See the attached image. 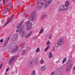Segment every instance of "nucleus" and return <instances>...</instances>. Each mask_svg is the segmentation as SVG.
Wrapping results in <instances>:
<instances>
[{
    "instance_id": "obj_1",
    "label": "nucleus",
    "mask_w": 75,
    "mask_h": 75,
    "mask_svg": "<svg viewBox=\"0 0 75 75\" xmlns=\"http://www.w3.org/2000/svg\"><path fill=\"white\" fill-rule=\"evenodd\" d=\"M23 21H22L20 23H18V25L17 26V29L16 30V33L17 32H19V35H20L21 37H23L26 34L24 31V30H23V28H24V26L23 25H21L23 23Z\"/></svg>"
},
{
    "instance_id": "obj_2",
    "label": "nucleus",
    "mask_w": 75,
    "mask_h": 75,
    "mask_svg": "<svg viewBox=\"0 0 75 75\" xmlns=\"http://www.w3.org/2000/svg\"><path fill=\"white\" fill-rule=\"evenodd\" d=\"M64 40L62 38H60L58 40L57 42L54 43V45L56 47H59V45H61L64 44Z\"/></svg>"
},
{
    "instance_id": "obj_3",
    "label": "nucleus",
    "mask_w": 75,
    "mask_h": 75,
    "mask_svg": "<svg viewBox=\"0 0 75 75\" xmlns=\"http://www.w3.org/2000/svg\"><path fill=\"white\" fill-rule=\"evenodd\" d=\"M37 14L35 12H34L31 13V16L30 17V19L31 21H35L36 20Z\"/></svg>"
},
{
    "instance_id": "obj_4",
    "label": "nucleus",
    "mask_w": 75,
    "mask_h": 75,
    "mask_svg": "<svg viewBox=\"0 0 75 75\" xmlns=\"http://www.w3.org/2000/svg\"><path fill=\"white\" fill-rule=\"evenodd\" d=\"M26 25L27 26L26 29L27 31H28L32 28V23L31 22L28 21L26 23Z\"/></svg>"
},
{
    "instance_id": "obj_5",
    "label": "nucleus",
    "mask_w": 75,
    "mask_h": 75,
    "mask_svg": "<svg viewBox=\"0 0 75 75\" xmlns=\"http://www.w3.org/2000/svg\"><path fill=\"white\" fill-rule=\"evenodd\" d=\"M18 34H14L11 40V42H16V40L18 38Z\"/></svg>"
},
{
    "instance_id": "obj_6",
    "label": "nucleus",
    "mask_w": 75,
    "mask_h": 75,
    "mask_svg": "<svg viewBox=\"0 0 75 75\" xmlns=\"http://www.w3.org/2000/svg\"><path fill=\"white\" fill-rule=\"evenodd\" d=\"M72 67V64H69L67 66V67L66 69V72H68V71H69V70L71 69V68Z\"/></svg>"
},
{
    "instance_id": "obj_7",
    "label": "nucleus",
    "mask_w": 75,
    "mask_h": 75,
    "mask_svg": "<svg viewBox=\"0 0 75 75\" xmlns=\"http://www.w3.org/2000/svg\"><path fill=\"white\" fill-rule=\"evenodd\" d=\"M61 10H64V5L61 6L60 8H59L58 11H60Z\"/></svg>"
},
{
    "instance_id": "obj_8",
    "label": "nucleus",
    "mask_w": 75,
    "mask_h": 75,
    "mask_svg": "<svg viewBox=\"0 0 75 75\" xmlns=\"http://www.w3.org/2000/svg\"><path fill=\"white\" fill-rule=\"evenodd\" d=\"M51 1H52V0H49V1L47 3L46 5L45 6V8H46V7H47V6L50 5V4L51 3Z\"/></svg>"
},
{
    "instance_id": "obj_9",
    "label": "nucleus",
    "mask_w": 75,
    "mask_h": 75,
    "mask_svg": "<svg viewBox=\"0 0 75 75\" xmlns=\"http://www.w3.org/2000/svg\"><path fill=\"white\" fill-rule=\"evenodd\" d=\"M10 39L9 37H8L6 39V40L5 41L4 44V47H5L6 44H7V42H8V41Z\"/></svg>"
},
{
    "instance_id": "obj_10",
    "label": "nucleus",
    "mask_w": 75,
    "mask_h": 75,
    "mask_svg": "<svg viewBox=\"0 0 75 75\" xmlns=\"http://www.w3.org/2000/svg\"><path fill=\"white\" fill-rule=\"evenodd\" d=\"M16 48L15 49L13 50L12 51V52H13V53H14L16 52V51L18 50V46H17V45H16Z\"/></svg>"
},
{
    "instance_id": "obj_11",
    "label": "nucleus",
    "mask_w": 75,
    "mask_h": 75,
    "mask_svg": "<svg viewBox=\"0 0 75 75\" xmlns=\"http://www.w3.org/2000/svg\"><path fill=\"white\" fill-rule=\"evenodd\" d=\"M15 58V57H12L11 59L10 60V61H9V64H10L12 62H13L14 61V59Z\"/></svg>"
},
{
    "instance_id": "obj_12",
    "label": "nucleus",
    "mask_w": 75,
    "mask_h": 75,
    "mask_svg": "<svg viewBox=\"0 0 75 75\" xmlns=\"http://www.w3.org/2000/svg\"><path fill=\"white\" fill-rule=\"evenodd\" d=\"M72 61V56H71L68 61V62L69 63H71V62Z\"/></svg>"
},
{
    "instance_id": "obj_13",
    "label": "nucleus",
    "mask_w": 75,
    "mask_h": 75,
    "mask_svg": "<svg viewBox=\"0 0 75 75\" xmlns=\"http://www.w3.org/2000/svg\"><path fill=\"white\" fill-rule=\"evenodd\" d=\"M27 52V50H23L21 53V54L22 55H24L25 53Z\"/></svg>"
},
{
    "instance_id": "obj_14",
    "label": "nucleus",
    "mask_w": 75,
    "mask_h": 75,
    "mask_svg": "<svg viewBox=\"0 0 75 75\" xmlns=\"http://www.w3.org/2000/svg\"><path fill=\"white\" fill-rule=\"evenodd\" d=\"M12 18H11L9 19V21L7 22L5 24V25H4V26H6V25H7L8 23H9L10 22V21H11V20H12Z\"/></svg>"
},
{
    "instance_id": "obj_15",
    "label": "nucleus",
    "mask_w": 75,
    "mask_h": 75,
    "mask_svg": "<svg viewBox=\"0 0 75 75\" xmlns=\"http://www.w3.org/2000/svg\"><path fill=\"white\" fill-rule=\"evenodd\" d=\"M69 5V2L67 1L66 2L65 6H68Z\"/></svg>"
},
{
    "instance_id": "obj_16",
    "label": "nucleus",
    "mask_w": 75,
    "mask_h": 75,
    "mask_svg": "<svg viewBox=\"0 0 75 75\" xmlns=\"http://www.w3.org/2000/svg\"><path fill=\"white\" fill-rule=\"evenodd\" d=\"M52 57V54L51 52H49V58H51Z\"/></svg>"
},
{
    "instance_id": "obj_17",
    "label": "nucleus",
    "mask_w": 75,
    "mask_h": 75,
    "mask_svg": "<svg viewBox=\"0 0 75 75\" xmlns=\"http://www.w3.org/2000/svg\"><path fill=\"white\" fill-rule=\"evenodd\" d=\"M32 33V31H31L30 33L28 35H27L26 36L25 38H28V37H29V36H30V35H31V34Z\"/></svg>"
},
{
    "instance_id": "obj_18",
    "label": "nucleus",
    "mask_w": 75,
    "mask_h": 75,
    "mask_svg": "<svg viewBox=\"0 0 75 75\" xmlns=\"http://www.w3.org/2000/svg\"><path fill=\"white\" fill-rule=\"evenodd\" d=\"M32 65V61H30L28 64V67H30Z\"/></svg>"
},
{
    "instance_id": "obj_19",
    "label": "nucleus",
    "mask_w": 75,
    "mask_h": 75,
    "mask_svg": "<svg viewBox=\"0 0 75 75\" xmlns=\"http://www.w3.org/2000/svg\"><path fill=\"white\" fill-rule=\"evenodd\" d=\"M67 7V6H66V5H64V10H65L68 9V8Z\"/></svg>"
},
{
    "instance_id": "obj_20",
    "label": "nucleus",
    "mask_w": 75,
    "mask_h": 75,
    "mask_svg": "<svg viewBox=\"0 0 75 75\" xmlns=\"http://www.w3.org/2000/svg\"><path fill=\"white\" fill-rule=\"evenodd\" d=\"M31 75H35V71L34 70L32 73Z\"/></svg>"
},
{
    "instance_id": "obj_21",
    "label": "nucleus",
    "mask_w": 75,
    "mask_h": 75,
    "mask_svg": "<svg viewBox=\"0 0 75 75\" xmlns=\"http://www.w3.org/2000/svg\"><path fill=\"white\" fill-rule=\"evenodd\" d=\"M44 32V30H43V29H42L40 31L39 33L40 34H42V33Z\"/></svg>"
},
{
    "instance_id": "obj_22",
    "label": "nucleus",
    "mask_w": 75,
    "mask_h": 75,
    "mask_svg": "<svg viewBox=\"0 0 75 75\" xmlns=\"http://www.w3.org/2000/svg\"><path fill=\"white\" fill-rule=\"evenodd\" d=\"M40 48H38L36 49V53L39 52H40Z\"/></svg>"
},
{
    "instance_id": "obj_23",
    "label": "nucleus",
    "mask_w": 75,
    "mask_h": 75,
    "mask_svg": "<svg viewBox=\"0 0 75 75\" xmlns=\"http://www.w3.org/2000/svg\"><path fill=\"white\" fill-rule=\"evenodd\" d=\"M50 46H49L47 47V48L45 49V51H47L49 49V48H50Z\"/></svg>"
},
{
    "instance_id": "obj_24",
    "label": "nucleus",
    "mask_w": 75,
    "mask_h": 75,
    "mask_svg": "<svg viewBox=\"0 0 75 75\" xmlns=\"http://www.w3.org/2000/svg\"><path fill=\"white\" fill-rule=\"evenodd\" d=\"M46 17H47V15L45 14H43L42 16V18H45Z\"/></svg>"
},
{
    "instance_id": "obj_25",
    "label": "nucleus",
    "mask_w": 75,
    "mask_h": 75,
    "mask_svg": "<svg viewBox=\"0 0 75 75\" xmlns=\"http://www.w3.org/2000/svg\"><path fill=\"white\" fill-rule=\"evenodd\" d=\"M66 61H67V58H65L63 60L62 62L63 63H64V62H66Z\"/></svg>"
},
{
    "instance_id": "obj_26",
    "label": "nucleus",
    "mask_w": 75,
    "mask_h": 75,
    "mask_svg": "<svg viewBox=\"0 0 75 75\" xmlns=\"http://www.w3.org/2000/svg\"><path fill=\"white\" fill-rule=\"evenodd\" d=\"M40 63L41 64H42L44 63V61L42 60H41L40 61Z\"/></svg>"
},
{
    "instance_id": "obj_27",
    "label": "nucleus",
    "mask_w": 75,
    "mask_h": 75,
    "mask_svg": "<svg viewBox=\"0 0 75 75\" xmlns=\"http://www.w3.org/2000/svg\"><path fill=\"white\" fill-rule=\"evenodd\" d=\"M8 0H3V4L4 5V3H6L7 2V1Z\"/></svg>"
},
{
    "instance_id": "obj_28",
    "label": "nucleus",
    "mask_w": 75,
    "mask_h": 75,
    "mask_svg": "<svg viewBox=\"0 0 75 75\" xmlns=\"http://www.w3.org/2000/svg\"><path fill=\"white\" fill-rule=\"evenodd\" d=\"M45 66H42V71H44V70H45Z\"/></svg>"
},
{
    "instance_id": "obj_29",
    "label": "nucleus",
    "mask_w": 75,
    "mask_h": 75,
    "mask_svg": "<svg viewBox=\"0 0 75 75\" xmlns=\"http://www.w3.org/2000/svg\"><path fill=\"white\" fill-rule=\"evenodd\" d=\"M50 41H48L47 42V45H50Z\"/></svg>"
},
{
    "instance_id": "obj_30",
    "label": "nucleus",
    "mask_w": 75,
    "mask_h": 75,
    "mask_svg": "<svg viewBox=\"0 0 75 75\" xmlns=\"http://www.w3.org/2000/svg\"><path fill=\"white\" fill-rule=\"evenodd\" d=\"M52 38V35L51 34L49 35V39H51Z\"/></svg>"
},
{
    "instance_id": "obj_31",
    "label": "nucleus",
    "mask_w": 75,
    "mask_h": 75,
    "mask_svg": "<svg viewBox=\"0 0 75 75\" xmlns=\"http://www.w3.org/2000/svg\"><path fill=\"white\" fill-rule=\"evenodd\" d=\"M8 70H9V67H8V68H7L6 69V72H7V71H8Z\"/></svg>"
},
{
    "instance_id": "obj_32",
    "label": "nucleus",
    "mask_w": 75,
    "mask_h": 75,
    "mask_svg": "<svg viewBox=\"0 0 75 75\" xmlns=\"http://www.w3.org/2000/svg\"><path fill=\"white\" fill-rule=\"evenodd\" d=\"M73 73L75 74V69H73Z\"/></svg>"
},
{
    "instance_id": "obj_33",
    "label": "nucleus",
    "mask_w": 75,
    "mask_h": 75,
    "mask_svg": "<svg viewBox=\"0 0 75 75\" xmlns=\"http://www.w3.org/2000/svg\"><path fill=\"white\" fill-rule=\"evenodd\" d=\"M54 72H52L51 74V75H54Z\"/></svg>"
},
{
    "instance_id": "obj_34",
    "label": "nucleus",
    "mask_w": 75,
    "mask_h": 75,
    "mask_svg": "<svg viewBox=\"0 0 75 75\" xmlns=\"http://www.w3.org/2000/svg\"><path fill=\"white\" fill-rule=\"evenodd\" d=\"M57 74H58V75H61V72H58Z\"/></svg>"
},
{
    "instance_id": "obj_35",
    "label": "nucleus",
    "mask_w": 75,
    "mask_h": 75,
    "mask_svg": "<svg viewBox=\"0 0 75 75\" xmlns=\"http://www.w3.org/2000/svg\"><path fill=\"white\" fill-rule=\"evenodd\" d=\"M2 64H1L0 66V69L1 68V67H2Z\"/></svg>"
},
{
    "instance_id": "obj_36",
    "label": "nucleus",
    "mask_w": 75,
    "mask_h": 75,
    "mask_svg": "<svg viewBox=\"0 0 75 75\" xmlns=\"http://www.w3.org/2000/svg\"><path fill=\"white\" fill-rule=\"evenodd\" d=\"M3 40L1 39V40H0V42H3Z\"/></svg>"
},
{
    "instance_id": "obj_37",
    "label": "nucleus",
    "mask_w": 75,
    "mask_h": 75,
    "mask_svg": "<svg viewBox=\"0 0 75 75\" xmlns=\"http://www.w3.org/2000/svg\"><path fill=\"white\" fill-rule=\"evenodd\" d=\"M35 39H36V37H35L33 38V40H35Z\"/></svg>"
},
{
    "instance_id": "obj_38",
    "label": "nucleus",
    "mask_w": 75,
    "mask_h": 75,
    "mask_svg": "<svg viewBox=\"0 0 75 75\" xmlns=\"http://www.w3.org/2000/svg\"><path fill=\"white\" fill-rule=\"evenodd\" d=\"M7 11H8V10H9V9H8V8H7Z\"/></svg>"
},
{
    "instance_id": "obj_39",
    "label": "nucleus",
    "mask_w": 75,
    "mask_h": 75,
    "mask_svg": "<svg viewBox=\"0 0 75 75\" xmlns=\"http://www.w3.org/2000/svg\"><path fill=\"white\" fill-rule=\"evenodd\" d=\"M72 1L73 2H75V0H72Z\"/></svg>"
},
{
    "instance_id": "obj_40",
    "label": "nucleus",
    "mask_w": 75,
    "mask_h": 75,
    "mask_svg": "<svg viewBox=\"0 0 75 75\" xmlns=\"http://www.w3.org/2000/svg\"><path fill=\"white\" fill-rule=\"evenodd\" d=\"M7 73H5L4 74H5V75H7Z\"/></svg>"
},
{
    "instance_id": "obj_41",
    "label": "nucleus",
    "mask_w": 75,
    "mask_h": 75,
    "mask_svg": "<svg viewBox=\"0 0 75 75\" xmlns=\"http://www.w3.org/2000/svg\"><path fill=\"white\" fill-rule=\"evenodd\" d=\"M41 5H42V4H43V3H41Z\"/></svg>"
},
{
    "instance_id": "obj_42",
    "label": "nucleus",
    "mask_w": 75,
    "mask_h": 75,
    "mask_svg": "<svg viewBox=\"0 0 75 75\" xmlns=\"http://www.w3.org/2000/svg\"><path fill=\"white\" fill-rule=\"evenodd\" d=\"M23 47H24V45H22V46H23Z\"/></svg>"
},
{
    "instance_id": "obj_43",
    "label": "nucleus",
    "mask_w": 75,
    "mask_h": 75,
    "mask_svg": "<svg viewBox=\"0 0 75 75\" xmlns=\"http://www.w3.org/2000/svg\"><path fill=\"white\" fill-rule=\"evenodd\" d=\"M39 8H41V7H40H40H39Z\"/></svg>"
},
{
    "instance_id": "obj_44",
    "label": "nucleus",
    "mask_w": 75,
    "mask_h": 75,
    "mask_svg": "<svg viewBox=\"0 0 75 75\" xmlns=\"http://www.w3.org/2000/svg\"><path fill=\"white\" fill-rule=\"evenodd\" d=\"M53 48H54V47H53Z\"/></svg>"
},
{
    "instance_id": "obj_45",
    "label": "nucleus",
    "mask_w": 75,
    "mask_h": 75,
    "mask_svg": "<svg viewBox=\"0 0 75 75\" xmlns=\"http://www.w3.org/2000/svg\"><path fill=\"white\" fill-rule=\"evenodd\" d=\"M1 0H0V1H1Z\"/></svg>"
}]
</instances>
